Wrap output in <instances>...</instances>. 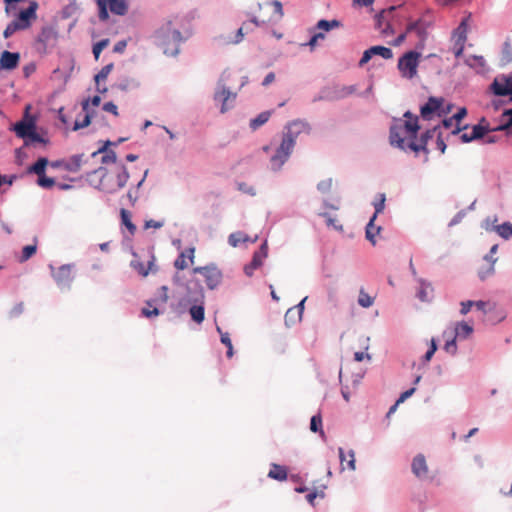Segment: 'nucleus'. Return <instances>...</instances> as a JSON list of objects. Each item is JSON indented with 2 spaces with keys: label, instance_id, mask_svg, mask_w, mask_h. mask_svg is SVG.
<instances>
[{
  "label": "nucleus",
  "instance_id": "obj_1",
  "mask_svg": "<svg viewBox=\"0 0 512 512\" xmlns=\"http://www.w3.org/2000/svg\"><path fill=\"white\" fill-rule=\"evenodd\" d=\"M404 117L407 120L403 123L395 124L390 128V143L402 150L408 149V142L412 138H416L419 130L418 118L413 116L410 112H406Z\"/></svg>",
  "mask_w": 512,
  "mask_h": 512
},
{
  "label": "nucleus",
  "instance_id": "obj_2",
  "mask_svg": "<svg viewBox=\"0 0 512 512\" xmlns=\"http://www.w3.org/2000/svg\"><path fill=\"white\" fill-rule=\"evenodd\" d=\"M94 173L100 175L99 188L107 193L120 190L126 185L129 179V174L124 165H116L110 171L100 167L95 170Z\"/></svg>",
  "mask_w": 512,
  "mask_h": 512
},
{
  "label": "nucleus",
  "instance_id": "obj_3",
  "mask_svg": "<svg viewBox=\"0 0 512 512\" xmlns=\"http://www.w3.org/2000/svg\"><path fill=\"white\" fill-rule=\"evenodd\" d=\"M269 6L273 7L274 14L271 16H268V17L265 15H261V14L252 15L249 23L244 22L242 27H240L237 30L236 38L233 41L234 44H238L243 40V38H244L243 30L244 29H246L247 32L251 31V29L249 28V24H253L256 27H260V26L266 25L268 23L276 22V21H279L282 19V17L284 16L282 3L278 0H273L272 2H266L264 4H259V10L262 11L265 7H269Z\"/></svg>",
  "mask_w": 512,
  "mask_h": 512
},
{
  "label": "nucleus",
  "instance_id": "obj_4",
  "mask_svg": "<svg viewBox=\"0 0 512 512\" xmlns=\"http://www.w3.org/2000/svg\"><path fill=\"white\" fill-rule=\"evenodd\" d=\"M156 38L164 54L176 56L179 53L180 43L183 41V38L181 32L173 26L171 21H168L157 31Z\"/></svg>",
  "mask_w": 512,
  "mask_h": 512
},
{
  "label": "nucleus",
  "instance_id": "obj_5",
  "mask_svg": "<svg viewBox=\"0 0 512 512\" xmlns=\"http://www.w3.org/2000/svg\"><path fill=\"white\" fill-rule=\"evenodd\" d=\"M294 146L295 140L291 133H285L275 154L270 159L271 168L274 171L279 170L283 166V164L288 160L294 149Z\"/></svg>",
  "mask_w": 512,
  "mask_h": 512
},
{
  "label": "nucleus",
  "instance_id": "obj_6",
  "mask_svg": "<svg viewBox=\"0 0 512 512\" xmlns=\"http://www.w3.org/2000/svg\"><path fill=\"white\" fill-rule=\"evenodd\" d=\"M420 57L419 52L409 51L399 58L397 67L404 78L412 79L417 75Z\"/></svg>",
  "mask_w": 512,
  "mask_h": 512
},
{
  "label": "nucleus",
  "instance_id": "obj_7",
  "mask_svg": "<svg viewBox=\"0 0 512 512\" xmlns=\"http://www.w3.org/2000/svg\"><path fill=\"white\" fill-rule=\"evenodd\" d=\"M97 6L99 9V19L106 21L109 18L107 7L110 11L116 15H125L128 6L125 0H97Z\"/></svg>",
  "mask_w": 512,
  "mask_h": 512
},
{
  "label": "nucleus",
  "instance_id": "obj_8",
  "mask_svg": "<svg viewBox=\"0 0 512 512\" xmlns=\"http://www.w3.org/2000/svg\"><path fill=\"white\" fill-rule=\"evenodd\" d=\"M30 109L31 106L26 105L23 119L15 123L11 128L17 137L24 140L36 129V120L30 115Z\"/></svg>",
  "mask_w": 512,
  "mask_h": 512
},
{
  "label": "nucleus",
  "instance_id": "obj_9",
  "mask_svg": "<svg viewBox=\"0 0 512 512\" xmlns=\"http://www.w3.org/2000/svg\"><path fill=\"white\" fill-rule=\"evenodd\" d=\"M168 298V287H160L158 298L146 302V307H144L141 311L142 315L146 318L158 316L160 311L157 305L165 304L168 301Z\"/></svg>",
  "mask_w": 512,
  "mask_h": 512
},
{
  "label": "nucleus",
  "instance_id": "obj_10",
  "mask_svg": "<svg viewBox=\"0 0 512 512\" xmlns=\"http://www.w3.org/2000/svg\"><path fill=\"white\" fill-rule=\"evenodd\" d=\"M193 273L203 275L206 285L210 289L217 287L222 280L221 271L214 266L195 267Z\"/></svg>",
  "mask_w": 512,
  "mask_h": 512
},
{
  "label": "nucleus",
  "instance_id": "obj_11",
  "mask_svg": "<svg viewBox=\"0 0 512 512\" xmlns=\"http://www.w3.org/2000/svg\"><path fill=\"white\" fill-rule=\"evenodd\" d=\"M490 90L497 96H510L512 101V77L495 78Z\"/></svg>",
  "mask_w": 512,
  "mask_h": 512
},
{
  "label": "nucleus",
  "instance_id": "obj_12",
  "mask_svg": "<svg viewBox=\"0 0 512 512\" xmlns=\"http://www.w3.org/2000/svg\"><path fill=\"white\" fill-rule=\"evenodd\" d=\"M268 255L267 243H263L260 248L254 252L252 260L244 267V272L247 276H252L254 271L262 266L264 259Z\"/></svg>",
  "mask_w": 512,
  "mask_h": 512
},
{
  "label": "nucleus",
  "instance_id": "obj_13",
  "mask_svg": "<svg viewBox=\"0 0 512 512\" xmlns=\"http://www.w3.org/2000/svg\"><path fill=\"white\" fill-rule=\"evenodd\" d=\"M134 256L135 258L131 261V267L142 277L148 276L150 272L155 273L157 271L154 255L149 257L147 263L141 261L136 255Z\"/></svg>",
  "mask_w": 512,
  "mask_h": 512
},
{
  "label": "nucleus",
  "instance_id": "obj_14",
  "mask_svg": "<svg viewBox=\"0 0 512 512\" xmlns=\"http://www.w3.org/2000/svg\"><path fill=\"white\" fill-rule=\"evenodd\" d=\"M373 55H379L384 59H391L393 57V52L390 48L384 46H372L364 51L362 58L359 61V66L362 67L367 64Z\"/></svg>",
  "mask_w": 512,
  "mask_h": 512
},
{
  "label": "nucleus",
  "instance_id": "obj_15",
  "mask_svg": "<svg viewBox=\"0 0 512 512\" xmlns=\"http://www.w3.org/2000/svg\"><path fill=\"white\" fill-rule=\"evenodd\" d=\"M443 104V99L430 97L425 105H423L420 109V113L423 119H431L433 115L437 114L441 116V106Z\"/></svg>",
  "mask_w": 512,
  "mask_h": 512
},
{
  "label": "nucleus",
  "instance_id": "obj_16",
  "mask_svg": "<svg viewBox=\"0 0 512 512\" xmlns=\"http://www.w3.org/2000/svg\"><path fill=\"white\" fill-rule=\"evenodd\" d=\"M236 94L230 92L226 87H222L221 90L217 91L214 95V100L221 104L220 112H227L235 101Z\"/></svg>",
  "mask_w": 512,
  "mask_h": 512
},
{
  "label": "nucleus",
  "instance_id": "obj_17",
  "mask_svg": "<svg viewBox=\"0 0 512 512\" xmlns=\"http://www.w3.org/2000/svg\"><path fill=\"white\" fill-rule=\"evenodd\" d=\"M195 248L189 247L182 251L174 261V267L177 270H184L194 263Z\"/></svg>",
  "mask_w": 512,
  "mask_h": 512
},
{
  "label": "nucleus",
  "instance_id": "obj_18",
  "mask_svg": "<svg viewBox=\"0 0 512 512\" xmlns=\"http://www.w3.org/2000/svg\"><path fill=\"white\" fill-rule=\"evenodd\" d=\"M411 469L417 478L424 479L428 477L429 469L424 455L418 454L414 457Z\"/></svg>",
  "mask_w": 512,
  "mask_h": 512
},
{
  "label": "nucleus",
  "instance_id": "obj_19",
  "mask_svg": "<svg viewBox=\"0 0 512 512\" xmlns=\"http://www.w3.org/2000/svg\"><path fill=\"white\" fill-rule=\"evenodd\" d=\"M20 54L3 51L0 56V70H13L19 65Z\"/></svg>",
  "mask_w": 512,
  "mask_h": 512
},
{
  "label": "nucleus",
  "instance_id": "obj_20",
  "mask_svg": "<svg viewBox=\"0 0 512 512\" xmlns=\"http://www.w3.org/2000/svg\"><path fill=\"white\" fill-rule=\"evenodd\" d=\"M435 129L427 130L425 133L422 134L421 138L418 142L415 141V138H412L407 146L408 149L418 153L419 151H424L426 154L428 153L427 150V143L428 140L431 139L434 136Z\"/></svg>",
  "mask_w": 512,
  "mask_h": 512
},
{
  "label": "nucleus",
  "instance_id": "obj_21",
  "mask_svg": "<svg viewBox=\"0 0 512 512\" xmlns=\"http://www.w3.org/2000/svg\"><path fill=\"white\" fill-rule=\"evenodd\" d=\"M54 278L59 286H67L72 281V268L70 265L61 266L54 274Z\"/></svg>",
  "mask_w": 512,
  "mask_h": 512
},
{
  "label": "nucleus",
  "instance_id": "obj_22",
  "mask_svg": "<svg viewBox=\"0 0 512 512\" xmlns=\"http://www.w3.org/2000/svg\"><path fill=\"white\" fill-rule=\"evenodd\" d=\"M38 3L31 1L28 8L22 10L17 15L28 27H30L32 20H35L37 15Z\"/></svg>",
  "mask_w": 512,
  "mask_h": 512
},
{
  "label": "nucleus",
  "instance_id": "obj_23",
  "mask_svg": "<svg viewBox=\"0 0 512 512\" xmlns=\"http://www.w3.org/2000/svg\"><path fill=\"white\" fill-rule=\"evenodd\" d=\"M288 131L286 133H291L294 140L296 139L297 135H299L302 132L309 133L311 130L310 125L302 120H296L289 124L287 127Z\"/></svg>",
  "mask_w": 512,
  "mask_h": 512
},
{
  "label": "nucleus",
  "instance_id": "obj_24",
  "mask_svg": "<svg viewBox=\"0 0 512 512\" xmlns=\"http://www.w3.org/2000/svg\"><path fill=\"white\" fill-rule=\"evenodd\" d=\"M396 9V6H391L387 11H382L377 17H376V28L381 31L384 35H389L393 33V30L391 28V25L386 22L384 23V16L386 13H391Z\"/></svg>",
  "mask_w": 512,
  "mask_h": 512
},
{
  "label": "nucleus",
  "instance_id": "obj_25",
  "mask_svg": "<svg viewBox=\"0 0 512 512\" xmlns=\"http://www.w3.org/2000/svg\"><path fill=\"white\" fill-rule=\"evenodd\" d=\"M29 28L20 18L17 16L11 23L7 25L3 32L4 38L11 37L15 32L19 30H25Z\"/></svg>",
  "mask_w": 512,
  "mask_h": 512
},
{
  "label": "nucleus",
  "instance_id": "obj_26",
  "mask_svg": "<svg viewBox=\"0 0 512 512\" xmlns=\"http://www.w3.org/2000/svg\"><path fill=\"white\" fill-rule=\"evenodd\" d=\"M249 241L256 242L257 236L252 239L244 232L238 231V232H234V233L230 234L228 237V243L232 247H237L240 243H245V242H249Z\"/></svg>",
  "mask_w": 512,
  "mask_h": 512
},
{
  "label": "nucleus",
  "instance_id": "obj_27",
  "mask_svg": "<svg viewBox=\"0 0 512 512\" xmlns=\"http://www.w3.org/2000/svg\"><path fill=\"white\" fill-rule=\"evenodd\" d=\"M356 92V87L350 86H336L334 87L333 94L330 96L331 99L339 100L346 98Z\"/></svg>",
  "mask_w": 512,
  "mask_h": 512
},
{
  "label": "nucleus",
  "instance_id": "obj_28",
  "mask_svg": "<svg viewBox=\"0 0 512 512\" xmlns=\"http://www.w3.org/2000/svg\"><path fill=\"white\" fill-rule=\"evenodd\" d=\"M112 69H113V64L112 63L107 64L95 76V82H96V86H97V91L99 93H105L107 91L106 87H101L100 86V82L101 81H105L107 79V77L110 74V72L112 71Z\"/></svg>",
  "mask_w": 512,
  "mask_h": 512
},
{
  "label": "nucleus",
  "instance_id": "obj_29",
  "mask_svg": "<svg viewBox=\"0 0 512 512\" xmlns=\"http://www.w3.org/2000/svg\"><path fill=\"white\" fill-rule=\"evenodd\" d=\"M443 337L446 339V343L444 345L445 351L451 355H455L457 352V345H456L457 337L454 335V332L445 330L443 332Z\"/></svg>",
  "mask_w": 512,
  "mask_h": 512
},
{
  "label": "nucleus",
  "instance_id": "obj_30",
  "mask_svg": "<svg viewBox=\"0 0 512 512\" xmlns=\"http://www.w3.org/2000/svg\"><path fill=\"white\" fill-rule=\"evenodd\" d=\"M501 121L502 123L493 128V131H509L512 128V108L502 112Z\"/></svg>",
  "mask_w": 512,
  "mask_h": 512
},
{
  "label": "nucleus",
  "instance_id": "obj_31",
  "mask_svg": "<svg viewBox=\"0 0 512 512\" xmlns=\"http://www.w3.org/2000/svg\"><path fill=\"white\" fill-rule=\"evenodd\" d=\"M287 469L284 466L278 465V464H272L271 469L268 473V477L278 480V481H284L287 479Z\"/></svg>",
  "mask_w": 512,
  "mask_h": 512
},
{
  "label": "nucleus",
  "instance_id": "obj_32",
  "mask_svg": "<svg viewBox=\"0 0 512 512\" xmlns=\"http://www.w3.org/2000/svg\"><path fill=\"white\" fill-rule=\"evenodd\" d=\"M376 220V215H373L369 221V223L367 224L366 226V238L367 240H369L373 245L376 244V240H375V237L377 234H379L380 230H381V227L380 226H376L374 224Z\"/></svg>",
  "mask_w": 512,
  "mask_h": 512
},
{
  "label": "nucleus",
  "instance_id": "obj_33",
  "mask_svg": "<svg viewBox=\"0 0 512 512\" xmlns=\"http://www.w3.org/2000/svg\"><path fill=\"white\" fill-rule=\"evenodd\" d=\"M110 141H107L103 147H101L97 152H93L92 156H96L98 153H104L102 157L103 163H115L116 162V153L113 150H107L108 145H111Z\"/></svg>",
  "mask_w": 512,
  "mask_h": 512
},
{
  "label": "nucleus",
  "instance_id": "obj_34",
  "mask_svg": "<svg viewBox=\"0 0 512 512\" xmlns=\"http://www.w3.org/2000/svg\"><path fill=\"white\" fill-rule=\"evenodd\" d=\"M452 331L456 337L465 339L472 334L473 328L466 322H459Z\"/></svg>",
  "mask_w": 512,
  "mask_h": 512
},
{
  "label": "nucleus",
  "instance_id": "obj_35",
  "mask_svg": "<svg viewBox=\"0 0 512 512\" xmlns=\"http://www.w3.org/2000/svg\"><path fill=\"white\" fill-rule=\"evenodd\" d=\"M82 108L86 112V114H85V116H84L82 121H78V120L75 121L74 130H79V129L85 128V127L89 126V124L91 123L92 113H90L89 110H88V108H89V101L88 100H85L82 103Z\"/></svg>",
  "mask_w": 512,
  "mask_h": 512
},
{
  "label": "nucleus",
  "instance_id": "obj_36",
  "mask_svg": "<svg viewBox=\"0 0 512 512\" xmlns=\"http://www.w3.org/2000/svg\"><path fill=\"white\" fill-rule=\"evenodd\" d=\"M426 26L421 19L410 22L406 27V33L416 32L419 37L424 38L426 35Z\"/></svg>",
  "mask_w": 512,
  "mask_h": 512
},
{
  "label": "nucleus",
  "instance_id": "obj_37",
  "mask_svg": "<svg viewBox=\"0 0 512 512\" xmlns=\"http://www.w3.org/2000/svg\"><path fill=\"white\" fill-rule=\"evenodd\" d=\"M48 165V159L45 157L39 158L33 165L28 168L29 173H34L38 177L45 174L46 166Z\"/></svg>",
  "mask_w": 512,
  "mask_h": 512
},
{
  "label": "nucleus",
  "instance_id": "obj_38",
  "mask_svg": "<svg viewBox=\"0 0 512 512\" xmlns=\"http://www.w3.org/2000/svg\"><path fill=\"white\" fill-rule=\"evenodd\" d=\"M82 162H83L82 154L73 155L72 157H70V159L65 164V168H66V170H68L70 172H77L80 170Z\"/></svg>",
  "mask_w": 512,
  "mask_h": 512
},
{
  "label": "nucleus",
  "instance_id": "obj_39",
  "mask_svg": "<svg viewBox=\"0 0 512 512\" xmlns=\"http://www.w3.org/2000/svg\"><path fill=\"white\" fill-rule=\"evenodd\" d=\"M270 116V111L261 112L256 118L250 120V128L252 130H257L269 120Z\"/></svg>",
  "mask_w": 512,
  "mask_h": 512
},
{
  "label": "nucleus",
  "instance_id": "obj_40",
  "mask_svg": "<svg viewBox=\"0 0 512 512\" xmlns=\"http://www.w3.org/2000/svg\"><path fill=\"white\" fill-rule=\"evenodd\" d=\"M120 216L122 224L128 229L131 235H134L136 232V226L131 221V213L128 210L122 208L120 211Z\"/></svg>",
  "mask_w": 512,
  "mask_h": 512
},
{
  "label": "nucleus",
  "instance_id": "obj_41",
  "mask_svg": "<svg viewBox=\"0 0 512 512\" xmlns=\"http://www.w3.org/2000/svg\"><path fill=\"white\" fill-rule=\"evenodd\" d=\"M465 63L469 67L476 68V69H479V70H483L485 68V65H486L484 57L483 56H477V55H472V56L467 57L465 59Z\"/></svg>",
  "mask_w": 512,
  "mask_h": 512
},
{
  "label": "nucleus",
  "instance_id": "obj_42",
  "mask_svg": "<svg viewBox=\"0 0 512 512\" xmlns=\"http://www.w3.org/2000/svg\"><path fill=\"white\" fill-rule=\"evenodd\" d=\"M495 272L493 261L483 263L478 269V276L483 281L492 276Z\"/></svg>",
  "mask_w": 512,
  "mask_h": 512
},
{
  "label": "nucleus",
  "instance_id": "obj_43",
  "mask_svg": "<svg viewBox=\"0 0 512 512\" xmlns=\"http://www.w3.org/2000/svg\"><path fill=\"white\" fill-rule=\"evenodd\" d=\"M485 121L486 120L483 118L480 124L473 126L471 134L474 140L484 137V135L488 132H494L493 128H489L488 125H482V123Z\"/></svg>",
  "mask_w": 512,
  "mask_h": 512
},
{
  "label": "nucleus",
  "instance_id": "obj_44",
  "mask_svg": "<svg viewBox=\"0 0 512 512\" xmlns=\"http://www.w3.org/2000/svg\"><path fill=\"white\" fill-rule=\"evenodd\" d=\"M189 313L191 315V318L196 322V323H202L203 320H204V307L202 305H193L190 310H189Z\"/></svg>",
  "mask_w": 512,
  "mask_h": 512
},
{
  "label": "nucleus",
  "instance_id": "obj_45",
  "mask_svg": "<svg viewBox=\"0 0 512 512\" xmlns=\"http://www.w3.org/2000/svg\"><path fill=\"white\" fill-rule=\"evenodd\" d=\"M284 319H285V323H286V325H288V326H289V325H293V324H295V323H297V322H300V321H301V319H302V315H300V314L296 311V309H294V308H292V307H291V308H289V309L287 310V312H286V314H285Z\"/></svg>",
  "mask_w": 512,
  "mask_h": 512
},
{
  "label": "nucleus",
  "instance_id": "obj_46",
  "mask_svg": "<svg viewBox=\"0 0 512 512\" xmlns=\"http://www.w3.org/2000/svg\"><path fill=\"white\" fill-rule=\"evenodd\" d=\"M496 232L504 239H509L512 237V224L510 222H505L501 225H497L495 227Z\"/></svg>",
  "mask_w": 512,
  "mask_h": 512
},
{
  "label": "nucleus",
  "instance_id": "obj_47",
  "mask_svg": "<svg viewBox=\"0 0 512 512\" xmlns=\"http://www.w3.org/2000/svg\"><path fill=\"white\" fill-rule=\"evenodd\" d=\"M340 25V22L335 19L330 21L322 19L317 22V28L324 31H330L333 28H338Z\"/></svg>",
  "mask_w": 512,
  "mask_h": 512
},
{
  "label": "nucleus",
  "instance_id": "obj_48",
  "mask_svg": "<svg viewBox=\"0 0 512 512\" xmlns=\"http://www.w3.org/2000/svg\"><path fill=\"white\" fill-rule=\"evenodd\" d=\"M501 63L502 65L512 63V46L508 42H505L504 44L501 56Z\"/></svg>",
  "mask_w": 512,
  "mask_h": 512
},
{
  "label": "nucleus",
  "instance_id": "obj_49",
  "mask_svg": "<svg viewBox=\"0 0 512 512\" xmlns=\"http://www.w3.org/2000/svg\"><path fill=\"white\" fill-rule=\"evenodd\" d=\"M358 303L360 306L368 308L373 305V298L361 289L359 292Z\"/></svg>",
  "mask_w": 512,
  "mask_h": 512
},
{
  "label": "nucleus",
  "instance_id": "obj_50",
  "mask_svg": "<svg viewBox=\"0 0 512 512\" xmlns=\"http://www.w3.org/2000/svg\"><path fill=\"white\" fill-rule=\"evenodd\" d=\"M109 39H102L93 45V55L96 60L99 59L101 52L109 45Z\"/></svg>",
  "mask_w": 512,
  "mask_h": 512
},
{
  "label": "nucleus",
  "instance_id": "obj_51",
  "mask_svg": "<svg viewBox=\"0 0 512 512\" xmlns=\"http://www.w3.org/2000/svg\"><path fill=\"white\" fill-rule=\"evenodd\" d=\"M385 201H386V197H385L384 193H380L377 195L376 200L374 201L375 212L373 215L377 216L379 213H381L384 210Z\"/></svg>",
  "mask_w": 512,
  "mask_h": 512
},
{
  "label": "nucleus",
  "instance_id": "obj_52",
  "mask_svg": "<svg viewBox=\"0 0 512 512\" xmlns=\"http://www.w3.org/2000/svg\"><path fill=\"white\" fill-rule=\"evenodd\" d=\"M321 426H322V418H321L320 414L312 416L311 422H310V430L312 432L320 431V433L323 435L324 432L321 429Z\"/></svg>",
  "mask_w": 512,
  "mask_h": 512
},
{
  "label": "nucleus",
  "instance_id": "obj_53",
  "mask_svg": "<svg viewBox=\"0 0 512 512\" xmlns=\"http://www.w3.org/2000/svg\"><path fill=\"white\" fill-rule=\"evenodd\" d=\"M37 184L42 188L49 189L55 185V180L43 174L38 177Z\"/></svg>",
  "mask_w": 512,
  "mask_h": 512
},
{
  "label": "nucleus",
  "instance_id": "obj_54",
  "mask_svg": "<svg viewBox=\"0 0 512 512\" xmlns=\"http://www.w3.org/2000/svg\"><path fill=\"white\" fill-rule=\"evenodd\" d=\"M25 145L28 146L32 143H43L46 144L47 140H45L42 136H40L36 129L25 139Z\"/></svg>",
  "mask_w": 512,
  "mask_h": 512
},
{
  "label": "nucleus",
  "instance_id": "obj_55",
  "mask_svg": "<svg viewBox=\"0 0 512 512\" xmlns=\"http://www.w3.org/2000/svg\"><path fill=\"white\" fill-rule=\"evenodd\" d=\"M36 245H27L22 249L21 262L27 261L36 253Z\"/></svg>",
  "mask_w": 512,
  "mask_h": 512
},
{
  "label": "nucleus",
  "instance_id": "obj_56",
  "mask_svg": "<svg viewBox=\"0 0 512 512\" xmlns=\"http://www.w3.org/2000/svg\"><path fill=\"white\" fill-rule=\"evenodd\" d=\"M221 342L227 347V356L230 358L233 355V346L228 333H221Z\"/></svg>",
  "mask_w": 512,
  "mask_h": 512
},
{
  "label": "nucleus",
  "instance_id": "obj_57",
  "mask_svg": "<svg viewBox=\"0 0 512 512\" xmlns=\"http://www.w3.org/2000/svg\"><path fill=\"white\" fill-rule=\"evenodd\" d=\"M466 40V36L465 35H461L459 36L458 40L456 41V44H455V47H454V54L456 57H459L462 55L463 53V50H464V42Z\"/></svg>",
  "mask_w": 512,
  "mask_h": 512
},
{
  "label": "nucleus",
  "instance_id": "obj_58",
  "mask_svg": "<svg viewBox=\"0 0 512 512\" xmlns=\"http://www.w3.org/2000/svg\"><path fill=\"white\" fill-rule=\"evenodd\" d=\"M317 188L322 193L329 192L332 188V179H325L318 183Z\"/></svg>",
  "mask_w": 512,
  "mask_h": 512
},
{
  "label": "nucleus",
  "instance_id": "obj_59",
  "mask_svg": "<svg viewBox=\"0 0 512 512\" xmlns=\"http://www.w3.org/2000/svg\"><path fill=\"white\" fill-rule=\"evenodd\" d=\"M436 350H437L436 340L434 338H432L430 348L426 352V354L424 356V360L427 362L430 361L431 358L433 357L434 353L436 352Z\"/></svg>",
  "mask_w": 512,
  "mask_h": 512
},
{
  "label": "nucleus",
  "instance_id": "obj_60",
  "mask_svg": "<svg viewBox=\"0 0 512 512\" xmlns=\"http://www.w3.org/2000/svg\"><path fill=\"white\" fill-rule=\"evenodd\" d=\"M163 225H164L163 221H156V220L150 219L145 222L144 228L145 229H149V228L159 229V228L163 227Z\"/></svg>",
  "mask_w": 512,
  "mask_h": 512
},
{
  "label": "nucleus",
  "instance_id": "obj_61",
  "mask_svg": "<svg viewBox=\"0 0 512 512\" xmlns=\"http://www.w3.org/2000/svg\"><path fill=\"white\" fill-rule=\"evenodd\" d=\"M348 456H349V459H346V462H347V468L351 471H354L356 469V464H355V454H354V451L353 450H350L348 452Z\"/></svg>",
  "mask_w": 512,
  "mask_h": 512
},
{
  "label": "nucleus",
  "instance_id": "obj_62",
  "mask_svg": "<svg viewBox=\"0 0 512 512\" xmlns=\"http://www.w3.org/2000/svg\"><path fill=\"white\" fill-rule=\"evenodd\" d=\"M103 110L118 116V108L113 102H107L103 105Z\"/></svg>",
  "mask_w": 512,
  "mask_h": 512
},
{
  "label": "nucleus",
  "instance_id": "obj_63",
  "mask_svg": "<svg viewBox=\"0 0 512 512\" xmlns=\"http://www.w3.org/2000/svg\"><path fill=\"white\" fill-rule=\"evenodd\" d=\"M415 388H411V389H408L406 390L405 392H403L400 397L398 398V400L396 401V405L404 402L407 398H409L410 396H412L415 392Z\"/></svg>",
  "mask_w": 512,
  "mask_h": 512
},
{
  "label": "nucleus",
  "instance_id": "obj_64",
  "mask_svg": "<svg viewBox=\"0 0 512 512\" xmlns=\"http://www.w3.org/2000/svg\"><path fill=\"white\" fill-rule=\"evenodd\" d=\"M126 47H127V41L126 40H121V41H118L114 45L113 51L115 53H123L125 51Z\"/></svg>",
  "mask_w": 512,
  "mask_h": 512
}]
</instances>
